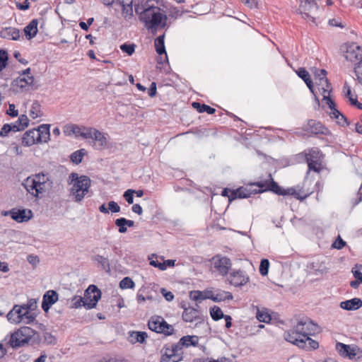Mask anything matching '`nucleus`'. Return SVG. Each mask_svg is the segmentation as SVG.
Returning <instances> with one entry per match:
<instances>
[{
  "label": "nucleus",
  "instance_id": "f257e3e1",
  "mask_svg": "<svg viewBox=\"0 0 362 362\" xmlns=\"http://www.w3.org/2000/svg\"><path fill=\"white\" fill-rule=\"evenodd\" d=\"M157 4V0H137L134 4V11L140 21L153 35L159 28H164L168 21L165 12Z\"/></svg>",
  "mask_w": 362,
  "mask_h": 362
},
{
  "label": "nucleus",
  "instance_id": "f03ea898",
  "mask_svg": "<svg viewBox=\"0 0 362 362\" xmlns=\"http://www.w3.org/2000/svg\"><path fill=\"white\" fill-rule=\"evenodd\" d=\"M318 330L319 327L317 324L308 317H302L292 329L285 333L284 339L299 348L304 349L305 341H303V338L315 334Z\"/></svg>",
  "mask_w": 362,
  "mask_h": 362
},
{
  "label": "nucleus",
  "instance_id": "7ed1b4c3",
  "mask_svg": "<svg viewBox=\"0 0 362 362\" xmlns=\"http://www.w3.org/2000/svg\"><path fill=\"white\" fill-rule=\"evenodd\" d=\"M69 180L70 184H72L70 189L71 195L74 197L75 202H81L89 192L91 180L86 175L78 176L76 173L70 174Z\"/></svg>",
  "mask_w": 362,
  "mask_h": 362
},
{
  "label": "nucleus",
  "instance_id": "20e7f679",
  "mask_svg": "<svg viewBox=\"0 0 362 362\" xmlns=\"http://www.w3.org/2000/svg\"><path fill=\"white\" fill-rule=\"evenodd\" d=\"M37 332L29 327H22L11 334L9 340L10 346L13 349L28 344Z\"/></svg>",
  "mask_w": 362,
  "mask_h": 362
},
{
  "label": "nucleus",
  "instance_id": "39448f33",
  "mask_svg": "<svg viewBox=\"0 0 362 362\" xmlns=\"http://www.w3.org/2000/svg\"><path fill=\"white\" fill-rule=\"evenodd\" d=\"M148 328L156 333L170 336L174 334V328L160 316H152L148 322Z\"/></svg>",
  "mask_w": 362,
  "mask_h": 362
},
{
  "label": "nucleus",
  "instance_id": "423d86ee",
  "mask_svg": "<svg viewBox=\"0 0 362 362\" xmlns=\"http://www.w3.org/2000/svg\"><path fill=\"white\" fill-rule=\"evenodd\" d=\"M318 8L319 7L315 0H300L298 12L305 20L315 23V15L317 12Z\"/></svg>",
  "mask_w": 362,
  "mask_h": 362
},
{
  "label": "nucleus",
  "instance_id": "0eeeda50",
  "mask_svg": "<svg viewBox=\"0 0 362 362\" xmlns=\"http://www.w3.org/2000/svg\"><path fill=\"white\" fill-rule=\"evenodd\" d=\"M100 290L95 285H90L84 293L83 306L86 309L94 308L101 298Z\"/></svg>",
  "mask_w": 362,
  "mask_h": 362
},
{
  "label": "nucleus",
  "instance_id": "6e6552de",
  "mask_svg": "<svg viewBox=\"0 0 362 362\" xmlns=\"http://www.w3.org/2000/svg\"><path fill=\"white\" fill-rule=\"evenodd\" d=\"M211 262L216 271L223 276H225L228 274L232 266L231 260L228 257L222 256L221 255H216L214 256L211 258Z\"/></svg>",
  "mask_w": 362,
  "mask_h": 362
},
{
  "label": "nucleus",
  "instance_id": "1a4fd4ad",
  "mask_svg": "<svg viewBox=\"0 0 362 362\" xmlns=\"http://www.w3.org/2000/svg\"><path fill=\"white\" fill-rule=\"evenodd\" d=\"M255 185L259 188L258 189V192H260V193L266 191H271L276 194L285 196V193L283 192L284 189H282L278 183L273 180L271 174L269 175L268 180L257 182H255Z\"/></svg>",
  "mask_w": 362,
  "mask_h": 362
},
{
  "label": "nucleus",
  "instance_id": "9d476101",
  "mask_svg": "<svg viewBox=\"0 0 362 362\" xmlns=\"http://www.w3.org/2000/svg\"><path fill=\"white\" fill-rule=\"evenodd\" d=\"M22 185L26 189L28 193L35 198H39L40 194H42L45 192V189L38 187L36 180H35L32 175L25 178L22 182Z\"/></svg>",
  "mask_w": 362,
  "mask_h": 362
},
{
  "label": "nucleus",
  "instance_id": "9b49d317",
  "mask_svg": "<svg viewBox=\"0 0 362 362\" xmlns=\"http://www.w3.org/2000/svg\"><path fill=\"white\" fill-rule=\"evenodd\" d=\"M88 131L90 134L89 135L91 136L88 137V139H91L94 141L96 149L101 150L107 146V139L104 133L93 127H89Z\"/></svg>",
  "mask_w": 362,
  "mask_h": 362
},
{
  "label": "nucleus",
  "instance_id": "f8f14e48",
  "mask_svg": "<svg viewBox=\"0 0 362 362\" xmlns=\"http://www.w3.org/2000/svg\"><path fill=\"white\" fill-rule=\"evenodd\" d=\"M10 216L15 221L23 223L30 220L33 216V214L30 209L13 208L11 209Z\"/></svg>",
  "mask_w": 362,
  "mask_h": 362
},
{
  "label": "nucleus",
  "instance_id": "ddd939ff",
  "mask_svg": "<svg viewBox=\"0 0 362 362\" xmlns=\"http://www.w3.org/2000/svg\"><path fill=\"white\" fill-rule=\"evenodd\" d=\"M319 151L312 149L308 154L306 155V161L308 163V174L310 170L320 173L321 170V163L319 160Z\"/></svg>",
  "mask_w": 362,
  "mask_h": 362
},
{
  "label": "nucleus",
  "instance_id": "4468645a",
  "mask_svg": "<svg viewBox=\"0 0 362 362\" xmlns=\"http://www.w3.org/2000/svg\"><path fill=\"white\" fill-rule=\"evenodd\" d=\"M249 281V276L244 271L232 270L230 273V283L235 286L245 285Z\"/></svg>",
  "mask_w": 362,
  "mask_h": 362
},
{
  "label": "nucleus",
  "instance_id": "2eb2a0df",
  "mask_svg": "<svg viewBox=\"0 0 362 362\" xmlns=\"http://www.w3.org/2000/svg\"><path fill=\"white\" fill-rule=\"evenodd\" d=\"M34 77L28 76L22 77L21 76L13 80L12 86L16 87V91H24L30 90V87L33 86Z\"/></svg>",
  "mask_w": 362,
  "mask_h": 362
},
{
  "label": "nucleus",
  "instance_id": "dca6fc26",
  "mask_svg": "<svg viewBox=\"0 0 362 362\" xmlns=\"http://www.w3.org/2000/svg\"><path fill=\"white\" fill-rule=\"evenodd\" d=\"M59 299V295L57 291L54 290H49L43 295L42 308L47 313L52 305H54Z\"/></svg>",
  "mask_w": 362,
  "mask_h": 362
},
{
  "label": "nucleus",
  "instance_id": "f3484780",
  "mask_svg": "<svg viewBox=\"0 0 362 362\" xmlns=\"http://www.w3.org/2000/svg\"><path fill=\"white\" fill-rule=\"evenodd\" d=\"M346 60L351 62H355L358 60L362 59V49L360 46L352 44L347 47V50L345 54Z\"/></svg>",
  "mask_w": 362,
  "mask_h": 362
},
{
  "label": "nucleus",
  "instance_id": "a211bd4d",
  "mask_svg": "<svg viewBox=\"0 0 362 362\" xmlns=\"http://www.w3.org/2000/svg\"><path fill=\"white\" fill-rule=\"evenodd\" d=\"M303 130L315 134H325L327 129L321 122L314 119H310L303 127Z\"/></svg>",
  "mask_w": 362,
  "mask_h": 362
},
{
  "label": "nucleus",
  "instance_id": "6ab92c4d",
  "mask_svg": "<svg viewBox=\"0 0 362 362\" xmlns=\"http://www.w3.org/2000/svg\"><path fill=\"white\" fill-rule=\"evenodd\" d=\"M182 319L187 322H192L197 320H199V322H202L203 320V318L200 316L199 311L192 307L184 308Z\"/></svg>",
  "mask_w": 362,
  "mask_h": 362
},
{
  "label": "nucleus",
  "instance_id": "aec40b11",
  "mask_svg": "<svg viewBox=\"0 0 362 362\" xmlns=\"http://www.w3.org/2000/svg\"><path fill=\"white\" fill-rule=\"evenodd\" d=\"M13 308H16V313L18 315H20L21 322L25 324H30L35 320L36 316L34 314L30 313L25 310L23 305H14Z\"/></svg>",
  "mask_w": 362,
  "mask_h": 362
},
{
  "label": "nucleus",
  "instance_id": "412c9836",
  "mask_svg": "<svg viewBox=\"0 0 362 362\" xmlns=\"http://www.w3.org/2000/svg\"><path fill=\"white\" fill-rule=\"evenodd\" d=\"M175 351V343L165 344L160 351V362H172V356Z\"/></svg>",
  "mask_w": 362,
  "mask_h": 362
},
{
  "label": "nucleus",
  "instance_id": "4be33fe9",
  "mask_svg": "<svg viewBox=\"0 0 362 362\" xmlns=\"http://www.w3.org/2000/svg\"><path fill=\"white\" fill-rule=\"evenodd\" d=\"M36 129L26 131L22 137V145L24 146H30L35 144H37Z\"/></svg>",
  "mask_w": 362,
  "mask_h": 362
},
{
  "label": "nucleus",
  "instance_id": "5701e85b",
  "mask_svg": "<svg viewBox=\"0 0 362 362\" xmlns=\"http://www.w3.org/2000/svg\"><path fill=\"white\" fill-rule=\"evenodd\" d=\"M50 124H42L36 129L38 143H46L49 139Z\"/></svg>",
  "mask_w": 362,
  "mask_h": 362
},
{
  "label": "nucleus",
  "instance_id": "b1692460",
  "mask_svg": "<svg viewBox=\"0 0 362 362\" xmlns=\"http://www.w3.org/2000/svg\"><path fill=\"white\" fill-rule=\"evenodd\" d=\"M199 338L195 335L184 336L179 340L178 342L175 343L180 349H183L184 347H189L190 346H196L198 344Z\"/></svg>",
  "mask_w": 362,
  "mask_h": 362
},
{
  "label": "nucleus",
  "instance_id": "393cba45",
  "mask_svg": "<svg viewBox=\"0 0 362 362\" xmlns=\"http://www.w3.org/2000/svg\"><path fill=\"white\" fill-rule=\"evenodd\" d=\"M340 307L346 310H356L362 307V300L360 298H354L341 302Z\"/></svg>",
  "mask_w": 362,
  "mask_h": 362
},
{
  "label": "nucleus",
  "instance_id": "a878e982",
  "mask_svg": "<svg viewBox=\"0 0 362 362\" xmlns=\"http://www.w3.org/2000/svg\"><path fill=\"white\" fill-rule=\"evenodd\" d=\"M37 19H33L23 29L25 35L28 40L34 38L37 33Z\"/></svg>",
  "mask_w": 362,
  "mask_h": 362
},
{
  "label": "nucleus",
  "instance_id": "bb28decb",
  "mask_svg": "<svg viewBox=\"0 0 362 362\" xmlns=\"http://www.w3.org/2000/svg\"><path fill=\"white\" fill-rule=\"evenodd\" d=\"M0 36L3 38H7L12 40L20 39L21 33L18 28L8 27L3 29L0 33Z\"/></svg>",
  "mask_w": 362,
  "mask_h": 362
},
{
  "label": "nucleus",
  "instance_id": "cd10ccee",
  "mask_svg": "<svg viewBox=\"0 0 362 362\" xmlns=\"http://www.w3.org/2000/svg\"><path fill=\"white\" fill-rule=\"evenodd\" d=\"M257 185H255V182L250 184L247 187H241L238 188V197H239V199H245L250 197L252 194H256L258 193H260V192H258V189H253V187Z\"/></svg>",
  "mask_w": 362,
  "mask_h": 362
},
{
  "label": "nucleus",
  "instance_id": "c85d7f7f",
  "mask_svg": "<svg viewBox=\"0 0 362 362\" xmlns=\"http://www.w3.org/2000/svg\"><path fill=\"white\" fill-rule=\"evenodd\" d=\"M128 335V341L132 344L137 342L143 344L148 337V334L145 332L130 331Z\"/></svg>",
  "mask_w": 362,
  "mask_h": 362
},
{
  "label": "nucleus",
  "instance_id": "c756f323",
  "mask_svg": "<svg viewBox=\"0 0 362 362\" xmlns=\"http://www.w3.org/2000/svg\"><path fill=\"white\" fill-rule=\"evenodd\" d=\"M212 296V291L211 290H205L204 291H192L189 293V297L191 299L195 301L210 299Z\"/></svg>",
  "mask_w": 362,
  "mask_h": 362
},
{
  "label": "nucleus",
  "instance_id": "7c9ffc66",
  "mask_svg": "<svg viewBox=\"0 0 362 362\" xmlns=\"http://www.w3.org/2000/svg\"><path fill=\"white\" fill-rule=\"evenodd\" d=\"M32 177L36 180V182L38 184V187H42V189H45V185L47 182H49L50 184L52 183V180H50V177L49 173H36L34 175H32Z\"/></svg>",
  "mask_w": 362,
  "mask_h": 362
},
{
  "label": "nucleus",
  "instance_id": "2f4dec72",
  "mask_svg": "<svg viewBox=\"0 0 362 362\" xmlns=\"http://www.w3.org/2000/svg\"><path fill=\"white\" fill-rule=\"evenodd\" d=\"M231 293L225 291H218L216 293L212 291V296L211 300L214 302H221L224 300H229L233 299Z\"/></svg>",
  "mask_w": 362,
  "mask_h": 362
},
{
  "label": "nucleus",
  "instance_id": "473e14b6",
  "mask_svg": "<svg viewBox=\"0 0 362 362\" xmlns=\"http://www.w3.org/2000/svg\"><path fill=\"white\" fill-rule=\"evenodd\" d=\"M164 38H165L164 34L158 36L157 38L155 39L154 45H155L156 52L159 55L165 54V58L167 59V54H166V51H165Z\"/></svg>",
  "mask_w": 362,
  "mask_h": 362
},
{
  "label": "nucleus",
  "instance_id": "72a5a7b5",
  "mask_svg": "<svg viewBox=\"0 0 362 362\" xmlns=\"http://www.w3.org/2000/svg\"><path fill=\"white\" fill-rule=\"evenodd\" d=\"M93 259L100 264L104 271L107 273L110 272V264L107 257L96 255L93 257Z\"/></svg>",
  "mask_w": 362,
  "mask_h": 362
},
{
  "label": "nucleus",
  "instance_id": "f704fd0d",
  "mask_svg": "<svg viewBox=\"0 0 362 362\" xmlns=\"http://www.w3.org/2000/svg\"><path fill=\"white\" fill-rule=\"evenodd\" d=\"M192 105L200 113L207 112L209 115H212L216 112V110L214 108L205 104H200L199 103L197 102H193Z\"/></svg>",
  "mask_w": 362,
  "mask_h": 362
},
{
  "label": "nucleus",
  "instance_id": "c9c22d12",
  "mask_svg": "<svg viewBox=\"0 0 362 362\" xmlns=\"http://www.w3.org/2000/svg\"><path fill=\"white\" fill-rule=\"evenodd\" d=\"M351 345H347L341 342H337L336 344V350L338 351L339 354L344 357L348 358L350 353Z\"/></svg>",
  "mask_w": 362,
  "mask_h": 362
},
{
  "label": "nucleus",
  "instance_id": "e433bc0d",
  "mask_svg": "<svg viewBox=\"0 0 362 362\" xmlns=\"http://www.w3.org/2000/svg\"><path fill=\"white\" fill-rule=\"evenodd\" d=\"M74 127L75 129H74V132H73V134H74L76 137L81 136L83 139H87L88 137L91 136L90 135H89L90 134L88 131L89 127L84 126L80 127L77 124H74Z\"/></svg>",
  "mask_w": 362,
  "mask_h": 362
},
{
  "label": "nucleus",
  "instance_id": "4c0bfd02",
  "mask_svg": "<svg viewBox=\"0 0 362 362\" xmlns=\"http://www.w3.org/2000/svg\"><path fill=\"white\" fill-rule=\"evenodd\" d=\"M348 358L352 361H358L362 358V349L356 345H351Z\"/></svg>",
  "mask_w": 362,
  "mask_h": 362
},
{
  "label": "nucleus",
  "instance_id": "58836bf2",
  "mask_svg": "<svg viewBox=\"0 0 362 362\" xmlns=\"http://www.w3.org/2000/svg\"><path fill=\"white\" fill-rule=\"evenodd\" d=\"M29 124V119L25 115H21L17 121L14 123H11L12 125H15L18 128V132L25 129Z\"/></svg>",
  "mask_w": 362,
  "mask_h": 362
},
{
  "label": "nucleus",
  "instance_id": "ea45409f",
  "mask_svg": "<svg viewBox=\"0 0 362 362\" xmlns=\"http://www.w3.org/2000/svg\"><path fill=\"white\" fill-rule=\"evenodd\" d=\"M256 317L259 322L265 323H269L272 320L266 308H263L262 310L257 309Z\"/></svg>",
  "mask_w": 362,
  "mask_h": 362
},
{
  "label": "nucleus",
  "instance_id": "a19ab883",
  "mask_svg": "<svg viewBox=\"0 0 362 362\" xmlns=\"http://www.w3.org/2000/svg\"><path fill=\"white\" fill-rule=\"evenodd\" d=\"M86 153V151L84 148L77 150L71 153L70 159L74 163L79 164L81 163L83 157L85 156Z\"/></svg>",
  "mask_w": 362,
  "mask_h": 362
},
{
  "label": "nucleus",
  "instance_id": "79ce46f5",
  "mask_svg": "<svg viewBox=\"0 0 362 362\" xmlns=\"http://www.w3.org/2000/svg\"><path fill=\"white\" fill-rule=\"evenodd\" d=\"M330 117L332 118H334L336 119H339V117H341V119H343V122H341V121H337V123L339 124L341 126L349 125V123L347 121V118L344 115H342L336 108H334V110H331Z\"/></svg>",
  "mask_w": 362,
  "mask_h": 362
},
{
  "label": "nucleus",
  "instance_id": "37998d69",
  "mask_svg": "<svg viewBox=\"0 0 362 362\" xmlns=\"http://www.w3.org/2000/svg\"><path fill=\"white\" fill-rule=\"evenodd\" d=\"M315 80L321 81V82H325L327 87L330 86V83L328 81V79L326 77L327 71L325 69H315Z\"/></svg>",
  "mask_w": 362,
  "mask_h": 362
},
{
  "label": "nucleus",
  "instance_id": "c03bdc74",
  "mask_svg": "<svg viewBox=\"0 0 362 362\" xmlns=\"http://www.w3.org/2000/svg\"><path fill=\"white\" fill-rule=\"evenodd\" d=\"M18 129H19L17 128L15 125H12L11 124H5L3 125L0 130V136L6 137L8 135L9 132H18Z\"/></svg>",
  "mask_w": 362,
  "mask_h": 362
},
{
  "label": "nucleus",
  "instance_id": "a18cd8bd",
  "mask_svg": "<svg viewBox=\"0 0 362 362\" xmlns=\"http://www.w3.org/2000/svg\"><path fill=\"white\" fill-rule=\"evenodd\" d=\"M210 315L214 321H218L222 319L225 315L221 309L216 305H214L210 308Z\"/></svg>",
  "mask_w": 362,
  "mask_h": 362
},
{
  "label": "nucleus",
  "instance_id": "49530a36",
  "mask_svg": "<svg viewBox=\"0 0 362 362\" xmlns=\"http://www.w3.org/2000/svg\"><path fill=\"white\" fill-rule=\"evenodd\" d=\"M41 105L37 100H35L31 106L30 115L33 119L41 117L42 114L40 110Z\"/></svg>",
  "mask_w": 362,
  "mask_h": 362
},
{
  "label": "nucleus",
  "instance_id": "de8ad7c7",
  "mask_svg": "<svg viewBox=\"0 0 362 362\" xmlns=\"http://www.w3.org/2000/svg\"><path fill=\"white\" fill-rule=\"evenodd\" d=\"M16 313V308H12L8 313L6 317L9 322L17 325L21 323V319L20 318V315H18Z\"/></svg>",
  "mask_w": 362,
  "mask_h": 362
},
{
  "label": "nucleus",
  "instance_id": "09e8293b",
  "mask_svg": "<svg viewBox=\"0 0 362 362\" xmlns=\"http://www.w3.org/2000/svg\"><path fill=\"white\" fill-rule=\"evenodd\" d=\"M184 353L182 349L175 344V351L172 356V362H180L183 360Z\"/></svg>",
  "mask_w": 362,
  "mask_h": 362
},
{
  "label": "nucleus",
  "instance_id": "8fccbe9b",
  "mask_svg": "<svg viewBox=\"0 0 362 362\" xmlns=\"http://www.w3.org/2000/svg\"><path fill=\"white\" fill-rule=\"evenodd\" d=\"M135 286L134 282L130 277H124L120 282H119V287L122 289H127V288H133Z\"/></svg>",
  "mask_w": 362,
  "mask_h": 362
},
{
  "label": "nucleus",
  "instance_id": "3c124183",
  "mask_svg": "<svg viewBox=\"0 0 362 362\" xmlns=\"http://www.w3.org/2000/svg\"><path fill=\"white\" fill-rule=\"evenodd\" d=\"M269 267V262L267 259H262L259 265V273L262 276H266L268 274Z\"/></svg>",
  "mask_w": 362,
  "mask_h": 362
},
{
  "label": "nucleus",
  "instance_id": "603ef678",
  "mask_svg": "<svg viewBox=\"0 0 362 362\" xmlns=\"http://www.w3.org/2000/svg\"><path fill=\"white\" fill-rule=\"evenodd\" d=\"M8 59L6 51L4 49L0 50V71L6 68Z\"/></svg>",
  "mask_w": 362,
  "mask_h": 362
},
{
  "label": "nucleus",
  "instance_id": "864d4df0",
  "mask_svg": "<svg viewBox=\"0 0 362 362\" xmlns=\"http://www.w3.org/2000/svg\"><path fill=\"white\" fill-rule=\"evenodd\" d=\"M136 45L134 44H122L120 45V49L123 52L127 53L131 56L135 51Z\"/></svg>",
  "mask_w": 362,
  "mask_h": 362
},
{
  "label": "nucleus",
  "instance_id": "5fc2aeb1",
  "mask_svg": "<svg viewBox=\"0 0 362 362\" xmlns=\"http://www.w3.org/2000/svg\"><path fill=\"white\" fill-rule=\"evenodd\" d=\"M25 310L30 313L37 308V300L35 298H30L28 300L27 303L22 304Z\"/></svg>",
  "mask_w": 362,
  "mask_h": 362
},
{
  "label": "nucleus",
  "instance_id": "6e6d98bb",
  "mask_svg": "<svg viewBox=\"0 0 362 362\" xmlns=\"http://www.w3.org/2000/svg\"><path fill=\"white\" fill-rule=\"evenodd\" d=\"M283 192L285 193V195H293L297 199L299 200H303L308 196L306 194L303 197H301L293 187L288 188L286 189H284Z\"/></svg>",
  "mask_w": 362,
  "mask_h": 362
},
{
  "label": "nucleus",
  "instance_id": "4d7b16f0",
  "mask_svg": "<svg viewBox=\"0 0 362 362\" xmlns=\"http://www.w3.org/2000/svg\"><path fill=\"white\" fill-rule=\"evenodd\" d=\"M354 72L356 76V79L362 85V59L354 67Z\"/></svg>",
  "mask_w": 362,
  "mask_h": 362
},
{
  "label": "nucleus",
  "instance_id": "13d9d810",
  "mask_svg": "<svg viewBox=\"0 0 362 362\" xmlns=\"http://www.w3.org/2000/svg\"><path fill=\"white\" fill-rule=\"evenodd\" d=\"M122 7V16L125 19H130L133 16V5Z\"/></svg>",
  "mask_w": 362,
  "mask_h": 362
},
{
  "label": "nucleus",
  "instance_id": "bf43d9fd",
  "mask_svg": "<svg viewBox=\"0 0 362 362\" xmlns=\"http://www.w3.org/2000/svg\"><path fill=\"white\" fill-rule=\"evenodd\" d=\"M115 223L119 228L118 231L120 233H125L127 231V228L126 224L124 223L123 217L117 218Z\"/></svg>",
  "mask_w": 362,
  "mask_h": 362
},
{
  "label": "nucleus",
  "instance_id": "052dcab7",
  "mask_svg": "<svg viewBox=\"0 0 362 362\" xmlns=\"http://www.w3.org/2000/svg\"><path fill=\"white\" fill-rule=\"evenodd\" d=\"M135 190L129 189L126 190L123 194V197L127 202L128 204H132L134 202V194Z\"/></svg>",
  "mask_w": 362,
  "mask_h": 362
},
{
  "label": "nucleus",
  "instance_id": "680f3d73",
  "mask_svg": "<svg viewBox=\"0 0 362 362\" xmlns=\"http://www.w3.org/2000/svg\"><path fill=\"white\" fill-rule=\"evenodd\" d=\"M362 268L361 265L356 264L352 268V273L356 279H358L362 281V272H361V269Z\"/></svg>",
  "mask_w": 362,
  "mask_h": 362
},
{
  "label": "nucleus",
  "instance_id": "e2e57ef3",
  "mask_svg": "<svg viewBox=\"0 0 362 362\" xmlns=\"http://www.w3.org/2000/svg\"><path fill=\"white\" fill-rule=\"evenodd\" d=\"M297 74L304 81V82L308 81V79L310 78L308 71L304 68H299L297 71Z\"/></svg>",
  "mask_w": 362,
  "mask_h": 362
},
{
  "label": "nucleus",
  "instance_id": "0e129e2a",
  "mask_svg": "<svg viewBox=\"0 0 362 362\" xmlns=\"http://www.w3.org/2000/svg\"><path fill=\"white\" fill-rule=\"evenodd\" d=\"M303 339V341H305V347H307V342L308 343L309 347L312 349H316L319 347V343L317 341L312 339L309 336Z\"/></svg>",
  "mask_w": 362,
  "mask_h": 362
},
{
  "label": "nucleus",
  "instance_id": "69168bd1",
  "mask_svg": "<svg viewBox=\"0 0 362 362\" xmlns=\"http://www.w3.org/2000/svg\"><path fill=\"white\" fill-rule=\"evenodd\" d=\"M44 340L47 344H55L57 342L56 338L49 332L44 334Z\"/></svg>",
  "mask_w": 362,
  "mask_h": 362
},
{
  "label": "nucleus",
  "instance_id": "338daca9",
  "mask_svg": "<svg viewBox=\"0 0 362 362\" xmlns=\"http://www.w3.org/2000/svg\"><path fill=\"white\" fill-rule=\"evenodd\" d=\"M108 211H111L112 213H118L120 211V206L117 202L110 201L108 202Z\"/></svg>",
  "mask_w": 362,
  "mask_h": 362
},
{
  "label": "nucleus",
  "instance_id": "774afa93",
  "mask_svg": "<svg viewBox=\"0 0 362 362\" xmlns=\"http://www.w3.org/2000/svg\"><path fill=\"white\" fill-rule=\"evenodd\" d=\"M346 245V242L341 239L340 236H338V238L336 239V240L332 244V247L334 248H337L338 250H340L343 248Z\"/></svg>",
  "mask_w": 362,
  "mask_h": 362
}]
</instances>
